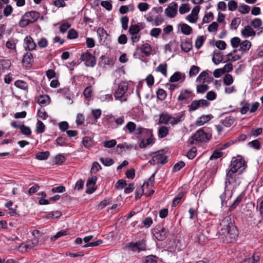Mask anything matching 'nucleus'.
Returning <instances> with one entry per match:
<instances>
[{
    "instance_id": "nucleus-1",
    "label": "nucleus",
    "mask_w": 263,
    "mask_h": 263,
    "mask_svg": "<svg viewBox=\"0 0 263 263\" xmlns=\"http://www.w3.org/2000/svg\"><path fill=\"white\" fill-rule=\"evenodd\" d=\"M219 227V233L223 241L229 243L236 240L238 235V230L230 217H224L220 222Z\"/></svg>"
},
{
    "instance_id": "nucleus-2",
    "label": "nucleus",
    "mask_w": 263,
    "mask_h": 263,
    "mask_svg": "<svg viewBox=\"0 0 263 263\" xmlns=\"http://www.w3.org/2000/svg\"><path fill=\"white\" fill-rule=\"evenodd\" d=\"M212 137L211 134L206 133L203 128L198 130L188 140V144L197 145L202 142H206Z\"/></svg>"
},
{
    "instance_id": "nucleus-3",
    "label": "nucleus",
    "mask_w": 263,
    "mask_h": 263,
    "mask_svg": "<svg viewBox=\"0 0 263 263\" xmlns=\"http://www.w3.org/2000/svg\"><path fill=\"white\" fill-rule=\"evenodd\" d=\"M40 16V14L36 11H31L26 12L19 22L21 27H25L30 24L36 22Z\"/></svg>"
},
{
    "instance_id": "nucleus-4",
    "label": "nucleus",
    "mask_w": 263,
    "mask_h": 263,
    "mask_svg": "<svg viewBox=\"0 0 263 263\" xmlns=\"http://www.w3.org/2000/svg\"><path fill=\"white\" fill-rule=\"evenodd\" d=\"M247 165L245 161L242 159H236L232 160L230 165V170L231 172H238L241 174L246 168Z\"/></svg>"
},
{
    "instance_id": "nucleus-5",
    "label": "nucleus",
    "mask_w": 263,
    "mask_h": 263,
    "mask_svg": "<svg viewBox=\"0 0 263 263\" xmlns=\"http://www.w3.org/2000/svg\"><path fill=\"white\" fill-rule=\"evenodd\" d=\"M210 102L205 99L195 100L192 101L187 107L190 112L195 111L200 108H204L208 107Z\"/></svg>"
},
{
    "instance_id": "nucleus-6",
    "label": "nucleus",
    "mask_w": 263,
    "mask_h": 263,
    "mask_svg": "<svg viewBox=\"0 0 263 263\" xmlns=\"http://www.w3.org/2000/svg\"><path fill=\"white\" fill-rule=\"evenodd\" d=\"M80 60L84 62L85 65L87 67H93L96 64L95 57L89 52L82 53Z\"/></svg>"
},
{
    "instance_id": "nucleus-7",
    "label": "nucleus",
    "mask_w": 263,
    "mask_h": 263,
    "mask_svg": "<svg viewBox=\"0 0 263 263\" xmlns=\"http://www.w3.org/2000/svg\"><path fill=\"white\" fill-rule=\"evenodd\" d=\"M154 235L156 238L159 241L164 240L167 235L168 231L163 227H158L154 229Z\"/></svg>"
},
{
    "instance_id": "nucleus-8",
    "label": "nucleus",
    "mask_w": 263,
    "mask_h": 263,
    "mask_svg": "<svg viewBox=\"0 0 263 263\" xmlns=\"http://www.w3.org/2000/svg\"><path fill=\"white\" fill-rule=\"evenodd\" d=\"M168 248L171 251H179L183 249L184 245L182 244L180 239L178 238H174L170 240L168 243Z\"/></svg>"
},
{
    "instance_id": "nucleus-9",
    "label": "nucleus",
    "mask_w": 263,
    "mask_h": 263,
    "mask_svg": "<svg viewBox=\"0 0 263 263\" xmlns=\"http://www.w3.org/2000/svg\"><path fill=\"white\" fill-rule=\"evenodd\" d=\"M128 89V84L126 82H123L119 84L118 89L116 90L114 96L116 99L122 98Z\"/></svg>"
},
{
    "instance_id": "nucleus-10",
    "label": "nucleus",
    "mask_w": 263,
    "mask_h": 263,
    "mask_svg": "<svg viewBox=\"0 0 263 263\" xmlns=\"http://www.w3.org/2000/svg\"><path fill=\"white\" fill-rule=\"evenodd\" d=\"M128 32L131 35L130 39L133 43L137 42L140 40L141 35L138 27L133 26L131 25L129 28Z\"/></svg>"
},
{
    "instance_id": "nucleus-11",
    "label": "nucleus",
    "mask_w": 263,
    "mask_h": 263,
    "mask_svg": "<svg viewBox=\"0 0 263 263\" xmlns=\"http://www.w3.org/2000/svg\"><path fill=\"white\" fill-rule=\"evenodd\" d=\"M178 5L175 2H173L170 4L165 10V15L170 17H174L177 13Z\"/></svg>"
},
{
    "instance_id": "nucleus-12",
    "label": "nucleus",
    "mask_w": 263,
    "mask_h": 263,
    "mask_svg": "<svg viewBox=\"0 0 263 263\" xmlns=\"http://www.w3.org/2000/svg\"><path fill=\"white\" fill-rule=\"evenodd\" d=\"M129 247L133 251L140 252L146 250V247L145 241L143 240H139L135 243L130 242L129 244Z\"/></svg>"
},
{
    "instance_id": "nucleus-13",
    "label": "nucleus",
    "mask_w": 263,
    "mask_h": 263,
    "mask_svg": "<svg viewBox=\"0 0 263 263\" xmlns=\"http://www.w3.org/2000/svg\"><path fill=\"white\" fill-rule=\"evenodd\" d=\"M24 48L26 50L32 51L35 49L36 45L30 36H27L24 39Z\"/></svg>"
},
{
    "instance_id": "nucleus-14",
    "label": "nucleus",
    "mask_w": 263,
    "mask_h": 263,
    "mask_svg": "<svg viewBox=\"0 0 263 263\" xmlns=\"http://www.w3.org/2000/svg\"><path fill=\"white\" fill-rule=\"evenodd\" d=\"M139 50H141V52L143 53L145 56L147 57L149 56L151 53V46L148 44H143L140 47V49L139 48H137L136 49V52H135L133 56L135 58H137V54H138V51Z\"/></svg>"
},
{
    "instance_id": "nucleus-15",
    "label": "nucleus",
    "mask_w": 263,
    "mask_h": 263,
    "mask_svg": "<svg viewBox=\"0 0 263 263\" xmlns=\"http://www.w3.org/2000/svg\"><path fill=\"white\" fill-rule=\"evenodd\" d=\"M153 165L156 164H164L167 162V157L163 154H156L153 156Z\"/></svg>"
},
{
    "instance_id": "nucleus-16",
    "label": "nucleus",
    "mask_w": 263,
    "mask_h": 263,
    "mask_svg": "<svg viewBox=\"0 0 263 263\" xmlns=\"http://www.w3.org/2000/svg\"><path fill=\"white\" fill-rule=\"evenodd\" d=\"M193 97H194V94L192 91L188 89H182L178 97V100L183 101Z\"/></svg>"
},
{
    "instance_id": "nucleus-17",
    "label": "nucleus",
    "mask_w": 263,
    "mask_h": 263,
    "mask_svg": "<svg viewBox=\"0 0 263 263\" xmlns=\"http://www.w3.org/2000/svg\"><path fill=\"white\" fill-rule=\"evenodd\" d=\"M96 181L97 177L96 176H93L88 179L86 183L87 189L85 191V192L87 194H91L95 191L96 189L93 188V187L90 188V186H93L96 184Z\"/></svg>"
},
{
    "instance_id": "nucleus-18",
    "label": "nucleus",
    "mask_w": 263,
    "mask_h": 263,
    "mask_svg": "<svg viewBox=\"0 0 263 263\" xmlns=\"http://www.w3.org/2000/svg\"><path fill=\"white\" fill-rule=\"evenodd\" d=\"M185 111L180 112L177 114L176 117H172L170 123L174 126L182 121L185 117Z\"/></svg>"
},
{
    "instance_id": "nucleus-19",
    "label": "nucleus",
    "mask_w": 263,
    "mask_h": 263,
    "mask_svg": "<svg viewBox=\"0 0 263 263\" xmlns=\"http://www.w3.org/2000/svg\"><path fill=\"white\" fill-rule=\"evenodd\" d=\"M172 116L167 112H162L159 115L158 124H168L171 120Z\"/></svg>"
},
{
    "instance_id": "nucleus-20",
    "label": "nucleus",
    "mask_w": 263,
    "mask_h": 263,
    "mask_svg": "<svg viewBox=\"0 0 263 263\" xmlns=\"http://www.w3.org/2000/svg\"><path fill=\"white\" fill-rule=\"evenodd\" d=\"M222 60L223 55L222 52L218 50H214L212 55V61L213 63L216 65H218L222 62Z\"/></svg>"
},
{
    "instance_id": "nucleus-21",
    "label": "nucleus",
    "mask_w": 263,
    "mask_h": 263,
    "mask_svg": "<svg viewBox=\"0 0 263 263\" xmlns=\"http://www.w3.org/2000/svg\"><path fill=\"white\" fill-rule=\"evenodd\" d=\"M241 33L245 38H247L252 36H254L256 34L255 31L249 25L246 26L244 29L241 31Z\"/></svg>"
},
{
    "instance_id": "nucleus-22",
    "label": "nucleus",
    "mask_w": 263,
    "mask_h": 263,
    "mask_svg": "<svg viewBox=\"0 0 263 263\" xmlns=\"http://www.w3.org/2000/svg\"><path fill=\"white\" fill-rule=\"evenodd\" d=\"M97 33L99 37V42L101 44H103L105 42L107 33L103 28H99L97 30Z\"/></svg>"
},
{
    "instance_id": "nucleus-23",
    "label": "nucleus",
    "mask_w": 263,
    "mask_h": 263,
    "mask_svg": "<svg viewBox=\"0 0 263 263\" xmlns=\"http://www.w3.org/2000/svg\"><path fill=\"white\" fill-rule=\"evenodd\" d=\"M185 75L182 74L180 72H175L170 78V82L172 83L176 82L179 81L180 80H182V82L185 80Z\"/></svg>"
},
{
    "instance_id": "nucleus-24",
    "label": "nucleus",
    "mask_w": 263,
    "mask_h": 263,
    "mask_svg": "<svg viewBox=\"0 0 263 263\" xmlns=\"http://www.w3.org/2000/svg\"><path fill=\"white\" fill-rule=\"evenodd\" d=\"M213 116L212 115H202L197 120L196 123L197 125L201 126L210 121Z\"/></svg>"
},
{
    "instance_id": "nucleus-25",
    "label": "nucleus",
    "mask_w": 263,
    "mask_h": 263,
    "mask_svg": "<svg viewBox=\"0 0 263 263\" xmlns=\"http://www.w3.org/2000/svg\"><path fill=\"white\" fill-rule=\"evenodd\" d=\"M226 188L227 187H225L224 193L222 194L220 196L222 204H223L224 202H227L228 200H229L232 196V191L231 190H227Z\"/></svg>"
},
{
    "instance_id": "nucleus-26",
    "label": "nucleus",
    "mask_w": 263,
    "mask_h": 263,
    "mask_svg": "<svg viewBox=\"0 0 263 263\" xmlns=\"http://www.w3.org/2000/svg\"><path fill=\"white\" fill-rule=\"evenodd\" d=\"M136 124L132 121L128 122L125 126L124 127L123 130L129 134H132L136 130Z\"/></svg>"
},
{
    "instance_id": "nucleus-27",
    "label": "nucleus",
    "mask_w": 263,
    "mask_h": 263,
    "mask_svg": "<svg viewBox=\"0 0 263 263\" xmlns=\"http://www.w3.org/2000/svg\"><path fill=\"white\" fill-rule=\"evenodd\" d=\"M235 173V172H231V170H230L228 172L225 181L226 187H227L228 183L231 184L235 181L234 175Z\"/></svg>"
},
{
    "instance_id": "nucleus-28",
    "label": "nucleus",
    "mask_w": 263,
    "mask_h": 263,
    "mask_svg": "<svg viewBox=\"0 0 263 263\" xmlns=\"http://www.w3.org/2000/svg\"><path fill=\"white\" fill-rule=\"evenodd\" d=\"M181 27V31L185 35H190L193 32V29L186 24H179Z\"/></svg>"
},
{
    "instance_id": "nucleus-29",
    "label": "nucleus",
    "mask_w": 263,
    "mask_h": 263,
    "mask_svg": "<svg viewBox=\"0 0 263 263\" xmlns=\"http://www.w3.org/2000/svg\"><path fill=\"white\" fill-rule=\"evenodd\" d=\"M259 256L254 254L251 257L245 258L242 263H256L259 260Z\"/></svg>"
},
{
    "instance_id": "nucleus-30",
    "label": "nucleus",
    "mask_w": 263,
    "mask_h": 263,
    "mask_svg": "<svg viewBox=\"0 0 263 263\" xmlns=\"http://www.w3.org/2000/svg\"><path fill=\"white\" fill-rule=\"evenodd\" d=\"M33 61V55L30 52H27L23 57L22 62L26 65H29Z\"/></svg>"
},
{
    "instance_id": "nucleus-31",
    "label": "nucleus",
    "mask_w": 263,
    "mask_h": 263,
    "mask_svg": "<svg viewBox=\"0 0 263 263\" xmlns=\"http://www.w3.org/2000/svg\"><path fill=\"white\" fill-rule=\"evenodd\" d=\"M158 137L160 138H163L168 134V127L162 126H161L158 130Z\"/></svg>"
},
{
    "instance_id": "nucleus-32",
    "label": "nucleus",
    "mask_w": 263,
    "mask_h": 263,
    "mask_svg": "<svg viewBox=\"0 0 263 263\" xmlns=\"http://www.w3.org/2000/svg\"><path fill=\"white\" fill-rule=\"evenodd\" d=\"M240 48L238 49L239 51H248L251 48V43L248 40H245L240 43Z\"/></svg>"
},
{
    "instance_id": "nucleus-33",
    "label": "nucleus",
    "mask_w": 263,
    "mask_h": 263,
    "mask_svg": "<svg viewBox=\"0 0 263 263\" xmlns=\"http://www.w3.org/2000/svg\"><path fill=\"white\" fill-rule=\"evenodd\" d=\"M234 121L235 119L232 116H229L222 120L221 123L224 126L230 127L233 124Z\"/></svg>"
},
{
    "instance_id": "nucleus-34",
    "label": "nucleus",
    "mask_w": 263,
    "mask_h": 263,
    "mask_svg": "<svg viewBox=\"0 0 263 263\" xmlns=\"http://www.w3.org/2000/svg\"><path fill=\"white\" fill-rule=\"evenodd\" d=\"M50 153L48 151L41 152L36 153L35 157L38 160H46L49 156Z\"/></svg>"
},
{
    "instance_id": "nucleus-35",
    "label": "nucleus",
    "mask_w": 263,
    "mask_h": 263,
    "mask_svg": "<svg viewBox=\"0 0 263 263\" xmlns=\"http://www.w3.org/2000/svg\"><path fill=\"white\" fill-rule=\"evenodd\" d=\"M167 64H160L156 68V70L157 72H161L164 76H167Z\"/></svg>"
},
{
    "instance_id": "nucleus-36",
    "label": "nucleus",
    "mask_w": 263,
    "mask_h": 263,
    "mask_svg": "<svg viewBox=\"0 0 263 263\" xmlns=\"http://www.w3.org/2000/svg\"><path fill=\"white\" fill-rule=\"evenodd\" d=\"M242 107L240 109V112L242 115L246 114L249 110L250 104L248 102L242 101L240 103Z\"/></svg>"
},
{
    "instance_id": "nucleus-37",
    "label": "nucleus",
    "mask_w": 263,
    "mask_h": 263,
    "mask_svg": "<svg viewBox=\"0 0 263 263\" xmlns=\"http://www.w3.org/2000/svg\"><path fill=\"white\" fill-rule=\"evenodd\" d=\"M153 142V139L152 138H148L146 140L142 139L139 143V147L141 148H144Z\"/></svg>"
},
{
    "instance_id": "nucleus-38",
    "label": "nucleus",
    "mask_w": 263,
    "mask_h": 263,
    "mask_svg": "<svg viewBox=\"0 0 263 263\" xmlns=\"http://www.w3.org/2000/svg\"><path fill=\"white\" fill-rule=\"evenodd\" d=\"M209 78V74L205 71H203L200 73L197 78V81L199 83H204L205 82V80Z\"/></svg>"
},
{
    "instance_id": "nucleus-39",
    "label": "nucleus",
    "mask_w": 263,
    "mask_h": 263,
    "mask_svg": "<svg viewBox=\"0 0 263 263\" xmlns=\"http://www.w3.org/2000/svg\"><path fill=\"white\" fill-rule=\"evenodd\" d=\"M82 142L84 147L90 148L92 146V140L89 137L86 136L83 138Z\"/></svg>"
},
{
    "instance_id": "nucleus-40",
    "label": "nucleus",
    "mask_w": 263,
    "mask_h": 263,
    "mask_svg": "<svg viewBox=\"0 0 263 263\" xmlns=\"http://www.w3.org/2000/svg\"><path fill=\"white\" fill-rule=\"evenodd\" d=\"M155 182V174L152 175L147 181L144 182L142 186L143 188H149V186H152Z\"/></svg>"
},
{
    "instance_id": "nucleus-41",
    "label": "nucleus",
    "mask_w": 263,
    "mask_h": 263,
    "mask_svg": "<svg viewBox=\"0 0 263 263\" xmlns=\"http://www.w3.org/2000/svg\"><path fill=\"white\" fill-rule=\"evenodd\" d=\"M250 7L247 5L240 4L238 8V11L242 14H247L249 12Z\"/></svg>"
},
{
    "instance_id": "nucleus-42",
    "label": "nucleus",
    "mask_w": 263,
    "mask_h": 263,
    "mask_svg": "<svg viewBox=\"0 0 263 263\" xmlns=\"http://www.w3.org/2000/svg\"><path fill=\"white\" fill-rule=\"evenodd\" d=\"M223 82L226 85H230L233 83V77L230 74H226L223 77Z\"/></svg>"
},
{
    "instance_id": "nucleus-43",
    "label": "nucleus",
    "mask_w": 263,
    "mask_h": 263,
    "mask_svg": "<svg viewBox=\"0 0 263 263\" xmlns=\"http://www.w3.org/2000/svg\"><path fill=\"white\" fill-rule=\"evenodd\" d=\"M45 126L41 121L38 120L36 126V132L37 134H41L44 132Z\"/></svg>"
},
{
    "instance_id": "nucleus-44",
    "label": "nucleus",
    "mask_w": 263,
    "mask_h": 263,
    "mask_svg": "<svg viewBox=\"0 0 263 263\" xmlns=\"http://www.w3.org/2000/svg\"><path fill=\"white\" fill-rule=\"evenodd\" d=\"M144 132H146L147 134L152 135V132L150 130L145 129L141 126H138L137 128L136 127V130L134 131V134L136 135H140Z\"/></svg>"
},
{
    "instance_id": "nucleus-45",
    "label": "nucleus",
    "mask_w": 263,
    "mask_h": 263,
    "mask_svg": "<svg viewBox=\"0 0 263 263\" xmlns=\"http://www.w3.org/2000/svg\"><path fill=\"white\" fill-rule=\"evenodd\" d=\"M100 161L104 165L106 166H110L114 163V160L109 158H104L103 157H101L100 158Z\"/></svg>"
},
{
    "instance_id": "nucleus-46",
    "label": "nucleus",
    "mask_w": 263,
    "mask_h": 263,
    "mask_svg": "<svg viewBox=\"0 0 263 263\" xmlns=\"http://www.w3.org/2000/svg\"><path fill=\"white\" fill-rule=\"evenodd\" d=\"M166 92L163 89H159L157 91V98L161 101L164 100L166 97Z\"/></svg>"
},
{
    "instance_id": "nucleus-47",
    "label": "nucleus",
    "mask_w": 263,
    "mask_h": 263,
    "mask_svg": "<svg viewBox=\"0 0 263 263\" xmlns=\"http://www.w3.org/2000/svg\"><path fill=\"white\" fill-rule=\"evenodd\" d=\"M39 240L37 238H33L31 241H28L25 245V247L26 249H31L37 245Z\"/></svg>"
},
{
    "instance_id": "nucleus-48",
    "label": "nucleus",
    "mask_w": 263,
    "mask_h": 263,
    "mask_svg": "<svg viewBox=\"0 0 263 263\" xmlns=\"http://www.w3.org/2000/svg\"><path fill=\"white\" fill-rule=\"evenodd\" d=\"M15 86L23 90H26L28 88L27 83L22 80L16 81L15 82Z\"/></svg>"
},
{
    "instance_id": "nucleus-49",
    "label": "nucleus",
    "mask_w": 263,
    "mask_h": 263,
    "mask_svg": "<svg viewBox=\"0 0 263 263\" xmlns=\"http://www.w3.org/2000/svg\"><path fill=\"white\" fill-rule=\"evenodd\" d=\"M20 129L21 133L24 135L29 136L31 134V130L30 128L24 125H22L20 126Z\"/></svg>"
},
{
    "instance_id": "nucleus-50",
    "label": "nucleus",
    "mask_w": 263,
    "mask_h": 263,
    "mask_svg": "<svg viewBox=\"0 0 263 263\" xmlns=\"http://www.w3.org/2000/svg\"><path fill=\"white\" fill-rule=\"evenodd\" d=\"M250 24L254 28H258L262 25V22L260 18H256L253 20Z\"/></svg>"
},
{
    "instance_id": "nucleus-51",
    "label": "nucleus",
    "mask_w": 263,
    "mask_h": 263,
    "mask_svg": "<svg viewBox=\"0 0 263 263\" xmlns=\"http://www.w3.org/2000/svg\"><path fill=\"white\" fill-rule=\"evenodd\" d=\"M209 89V86L206 84H200L197 86V92L199 93H203Z\"/></svg>"
},
{
    "instance_id": "nucleus-52",
    "label": "nucleus",
    "mask_w": 263,
    "mask_h": 263,
    "mask_svg": "<svg viewBox=\"0 0 263 263\" xmlns=\"http://www.w3.org/2000/svg\"><path fill=\"white\" fill-rule=\"evenodd\" d=\"M49 99V98L48 96H41L37 100V103L41 106H45Z\"/></svg>"
},
{
    "instance_id": "nucleus-53",
    "label": "nucleus",
    "mask_w": 263,
    "mask_h": 263,
    "mask_svg": "<svg viewBox=\"0 0 263 263\" xmlns=\"http://www.w3.org/2000/svg\"><path fill=\"white\" fill-rule=\"evenodd\" d=\"M204 38L203 36H198L195 41V47L197 49H199L203 44Z\"/></svg>"
},
{
    "instance_id": "nucleus-54",
    "label": "nucleus",
    "mask_w": 263,
    "mask_h": 263,
    "mask_svg": "<svg viewBox=\"0 0 263 263\" xmlns=\"http://www.w3.org/2000/svg\"><path fill=\"white\" fill-rule=\"evenodd\" d=\"M78 36V32L73 29H70L67 34V38L70 40L74 39Z\"/></svg>"
},
{
    "instance_id": "nucleus-55",
    "label": "nucleus",
    "mask_w": 263,
    "mask_h": 263,
    "mask_svg": "<svg viewBox=\"0 0 263 263\" xmlns=\"http://www.w3.org/2000/svg\"><path fill=\"white\" fill-rule=\"evenodd\" d=\"M197 149L195 147H193L186 154L187 157L190 159H193L196 156Z\"/></svg>"
},
{
    "instance_id": "nucleus-56",
    "label": "nucleus",
    "mask_w": 263,
    "mask_h": 263,
    "mask_svg": "<svg viewBox=\"0 0 263 263\" xmlns=\"http://www.w3.org/2000/svg\"><path fill=\"white\" fill-rule=\"evenodd\" d=\"M190 10V6L187 4H183L179 8V12L183 14L188 12Z\"/></svg>"
},
{
    "instance_id": "nucleus-57",
    "label": "nucleus",
    "mask_w": 263,
    "mask_h": 263,
    "mask_svg": "<svg viewBox=\"0 0 263 263\" xmlns=\"http://www.w3.org/2000/svg\"><path fill=\"white\" fill-rule=\"evenodd\" d=\"M211 236H206L204 234L201 233L198 235V242L202 245H203L208 239H210Z\"/></svg>"
},
{
    "instance_id": "nucleus-58",
    "label": "nucleus",
    "mask_w": 263,
    "mask_h": 263,
    "mask_svg": "<svg viewBox=\"0 0 263 263\" xmlns=\"http://www.w3.org/2000/svg\"><path fill=\"white\" fill-rule=\"evenodd\" d=\"M241 20L239 17L234 18L231 23V27L232 29H236L240 24Z\"/></svg>"
},
{
    "instance_id": "nucleus-59",
    "label": "nucleus",
    "mask_w": 263,
    "mask_h": 263,
    "mask_svg": "<svg viewBox=\"0 0 263 263\" xmlns=\"http://www.w3.org/2000/svg\"><path fill=\"white\" fill-rule=\"evenodd\" d=\"M213 19V14L212 12H209L205 14L202 20V25L204 23H208Z\"/></svg>"
},
{
    "instance_id": "nucleus-60",
    "label": "nucleus",
    "mask_w": 263,
    "mask_h": 263,
    "mask_svg": "<svg viewBox=\"0 0 263 263\" xmlns=\"http://www.w3.org/2000/svg\"><path fill=\"white\" fill-rule=\"evenodd\" d=\"M128 21L129 19L127 16H124L121 18L122 27L124 30H126L127 29Z\"/></svg>"
},
{
    "instance_id": "nucleus-61",
    "label": "nucleus",
    "mask_w": 263,
    "mask_h": 263,
    "mask_svg": "<svg viewBox=\"0 0 263 263\" xmlns=\"http://www.w3.org/2000/svg\"><path fill=\"white\" fill-rule=\"evenodd\" d=\"M231 43L233 48H237L240 45V39L238 37H234L231 40Z\"/></svg>"
},
{
    "instance_id": "nucleus-62",
    "label": "nucleus",
    "mask_w": 263,
    "mask_h": 263,
    "mask_svg": "<svg viewBox=\"0 0 263 263\" xmlns=\"http://www.w3.org/2000/svg\"><path fill=\"white\" fill-rule=\"evenodd\" d=\"M199 71V68L195 65H193L189 71V76L190 77L195 76Z\"/></svg>"
},
{
    "instance_id": "nucleus-63",
    "label": "nucleus",
    "mask_w": 263,
    "mask_h": 263,
    "mask_svg": "<svg viewBox=\"0 0 263 263\" xmlns=\"http://www.w3.org/2000/svg\"><path fill=\"white\" fill-rule=\"evenodd\" d=\"M116 143L115 140L105 141L103 142V146L107 148H112L116 145Z\"/></svg>"
},
{
    "instance_id": "nucleus-64",
    "label": "nucleus",
    "mask_w": 263,
    "mask_h": 263,
    "mask_svg": "<svg viewBox=\"0 0 263 263\" xmlns=\"http://www.w3.org/2000/svg\"><path fill=\"white\" fill-rule=\"evenodd\" d=\"M158 257L155 255H151L146 257V263H156L157 262Z\"/></svg>"
}]
</instances>
